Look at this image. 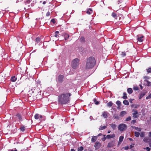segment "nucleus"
Listing matches in <instances>:
<instances>
[{
	"mask_svg": "<svg viewBox=\"0 0 151 151\" xmlns=\"http://www.w3.org/2000/svg\"><path fill=\"white\" fill-rule=\"evenodd\" d=\"M71 94L70 93H63L58 96V102L59 104H65L69 103L70 101V97Z\"/></svg>",
	"mask_w": 151,
	"mask_h": 151,
	"instance_id": "obj_1",
	"label": "nucleus"
},
{
	"mask_svg": "<svg viewBox=\"0 0 151 151\" xmlns=\"http://www.w3.org/2000/svg\"><path fill=\"white\" fill-rule=\"evenodd\" d=\"M16 116L18 118L20 121L22 120L21 116L19 114H17L16 115Z\"/></svg>",
	"mask_w": 151,
	"mask_h": 151,
	"instance_id": "obj_24",
	"label": "nucleus"
},
{
	"mask_svg": "<svg viewBox=\"0 0 151 151\" xmlns=\"http://www.w3.org/2000/svg\"><path fill=\"white\" fill-rule=\"evenodd\" d=\"M149 146L151 147V143H150L149 144Z\"/></svg>",
	"mask_w": 151,
	"mask_h": 151,
	"instance_id": "obj_63",
	"label": "nucleus"
},
{
	"mask_svg": "<svg viewBox=\"0 0 151 151\" xmlns=\"http://www.w3.org/2000/svg\"><path fill=\"white\" fill-rule=\"evenodd\" d=\"M71 151H75V150L73 149H71Z\"/></svg>",
	"mask_w": 151,
	"mask_h": 151,
	"instance_id": "obj_60",
	"label": "nucleus"
},
{
	"mask_svg": "<svg viewBox=\"0 0 151 151\" xmlns=\"http://www.w3.org/2000/svg\"><path fill=\"white\" fill-rule=\"evenodd\" d=\"M140 136L141 137H144V133L143 132H142Z\"/></svg>",
	"mask_w": 151,
	"mask_h": 151,
	"instance_id": "obj_46",
	"label": "nucleus"
},
{
	"mask_svg": "<svg viewBox=\"0 0 151 151\" xmlns=\"http://www.w3.org/2000/svg\"><path fill=\"white\" fill-rule=\"evenodd\" d=\"M146 150L147 151H150V148L148 147H147L146 148Z\"/></svg>",
	"mask_w": 151,
	"mask_h": 151,
	"instance_id": "obj_54",
	"label": "nucleus"
},
{
	"mask_svg": "<svg viewBox=\"0 0 151 151\" xmlns=\"http://www.w3.org/2000/svg\"><path fill=\"white\" fill-rule=\"evenodd\" d=\"M42 4H46V1H43Z\"/></svg>",
	"mask_w": 151,
	"mask_h": 151,
	"instance_id": "obj_59",
	"label": "nucleus"
},
{
	"mask_svg": "<svg viewBox=\"0 0 151 151\" xmlns=\"http://www.w3.org/2000/svg\"><path fill=\"white\" fill-rule=\"evenodd\" d=\"M127 112L125 111H122L120 114L119 116H123L125 114H126Z\"/></svg>",
	"mask_w": 151,
	"mask_h": 151,
	"instance_id": "obj_15",
	"label": "nucleus"
},
{
	"mask_svg": "<svg viewBox=\"0 0 151 151\" xmlns=\"http://www.w3.org/2000/svg\"><path fill=\"white\" fill-rule=\"evenodd\" d=\"M96 62V60L94 57H89L87 60L86 69H87L92 68L95 65Z\"/></svg>",
	"mask_w": 151,
	"mask_h": 151,
	"instance_id": "obj_2",
	"label": "nucleus"
},
{
	"mask_svg": "<svg viewBox=\"0 0 151 151\" xmlns=\"http://www.w3.org/2000/svg\"><path fill=\"white\" fill-rule=\"evenodd\" d=\"M124 139V137L123 136H120L119 137V141L118 143V145H119L122 142Z\"/></svg>",
	"mask_w": 151,
	"mask_h": 151,
	"instance_id": "obj_12",
	"label": "nucleus"
},
{
	"mask_svg": "<svg viewBox=\"0 0 151 151\" xmlns=\"http://www.w3.org/2000/svg\"><path fill=\"white\" fill-rule=\"evenodd\" d=\"M127 91L128 93L129 94L132 93L133 92V90L132 88H129L127 89Z\"/></svg>",
	"mask_w": 151,
	"mask_h": 151,
	"instance_id": "obj_20",
	"label": "nucleus"
},
{
	"mask_svg": "<svg viewBox=\"0 0 151 151\" xmlns=\"http://www.w3.org/2000/svg\"><path fill=\"white\" fill-rule=\"evenodd\" d=\"M123 96L122 97V98L124 99H126L127 97V94L126 93L124 92L123 93Z\"/></svg>",
	"mask_w": 151,
	"mask_h": 151,
	"instance_id": "obj_28",
	"label": "nucleus"
},
{
	"mask_svg": "<svg viewBox=\"0 0 151 151\" xmlns=\"http://www.w3.org/2000/svg\"><path fill=\"white\" fill-rule=\"evenodd\" d=\"M93 101L94 102H95V104L96 105H98L99 104V102L98 101H97L96 99L93 100Z\"/></svg>",
	"mask_w": 151,
	"mask_h": 151,
	"instance_id": "obj_38",
	"label": "nucleus"
},
{
	"mask_svg": "<svg viewBox=\"0 0 151 151\" xmlns=\"http://www.w3.org/2000/svg\"><path fill=\"white\" fill-rule=\"evenodd\" d=\"M80 60L77 58H76L74 59L71 62V66L72 68L73 69H76L79 66V63Z\"/></svg>",
	"mask_w": 151,
	"mask_h": 151,
	"instance_id": "obj_3",
	"label": "nucleus"
},
{
	"mask_svg": "<svg viewBox=\"0 0 151 151\" xmlns=\"http://www.w3.org/2000/svg\"><path fill=\"white\" fill-rule=\"evenodd\" d=\"M147 84L148 86H151V82H150L149 81H147Z\"/></svg>",
	"mask_w": 151,
	"mask_h": 151,
	"instance_id": "obj_44",
	"label": "nucleus"
},
{
	"mask_svg": "<svg viewBox=\"0 0 151 151\" xmlns=\"http://www.w3.org/2000/svg\"><path fill=\"white\" fill-rule=\"evenodd\" d=\"M133 147V146H132V145H130V146H129V148L130 149H131V148H132Z\"/></svg>",
	"mask_w": 151,
	"mask_h": 151,
	"instance_id": "obj_56",
	"label": "nucleus"
},
{
	"mask_svg": "<svg viewBox=\"0 0 151 151\" xmlns=\"http://www.w3.org/2000/svg\"><path fill=\"white\" fill-rule=\"evenodd\" d=\"M150 98H151V93L146 98L147 99Z\"/></svg>",
	"mask_w": 151,
	"mask_h": 151,
	"instance_id": "obj_49",
	"label": "nucleus"
},
{
	"mask_svg": "<svg viewBox=\"0 0 151 151\" xmlns=\"http://www.w3.org/2000/svg\"><path fill=\"white\" fill-rule=\"evenodd\" d=\"M129 141H133V139H132V138H129Z\"/></svg>",
	"mask_w": 151,
	"mask_h": 151,
	"instance_id": "obj_57",
	"label": "nucleus"
},
{
	"mask_svg": "<svg viewBox=\"0 0 151 151\" xmlns=\"http://www.w3.org/2000/svg\"><path fill=\"white\" fill-rule=\"evenodd\" d=\"M118 128L120 131H123L127 129V126L125 124H121L118 126Z\"/></svg>",
	"mask_w": 151,
	"mask_h": 151,
	"instance_id": "obj_4",
	"label": "nucleus"
},
{
	"mask_svg": "<svg viewBox=\"0 0 151 151\" xmlns=\"http://www.w3.org/2000/svg\"><path fill=\"white\" fill-rule=\"evenodd\" d=\"M111 16L114 17V18H115L116 17V14L114 13L113 12L111 14Z\"/></svg>",
	"mask_w": 151,
	"mask_h": 151,
	"instance_id": "obj_37",
	"label": "nucleus"
},
{
	"mask_svg": "<svg viewBox=\"0 0 151 151\" xmlns=\"http://www.w3.org/2000/svg\"><path fill=\"white\" fill-rule=\"evenodd\" d=\"M140 87H141V89H142V86L141 85H140Z\"/></svg>",
	"mask_w": 151,
	"mask_h": 151,
	"instance_id": "obj_64",
	"label": "nucleus"
},
{
	"mask_svg": "<svg viewBox=\"0 0 151 151\" xmlns=\"http://www.w3.org/2000/svg\"><path fill=\"white\" fill-rule=\"evenodd\" d=\"M137 40L138 41L142 42L144 40V36L140 35H138L137 36Z\"/></svg>",
	"mask_w": 151,
	"mask_h": 151,
	"instance_id": "obj_6",
	"label": "nucleus"
},
{
	"mask_svg": "<svg viewBox=\"0 0 151 151\" xmlns=\"http://www.w3.org/2000/svg\"><path fill=\"white\" fill-rule=\"evenodd\" d=\"M64 76L62 75H59L58 78V81L59 83H62L63 81Z\"/></svg>",
	"mask_w": 151,
	"mask_h": 151,
	"instance_id": "obj_7",
	"label": "nucleus"
},
{
	"mask_svg": "<svg viewBox=\"0 0 151 151\" xmlns=\"http://www.w3.org/2000/svg\"><path fill=\"white\" fill-rule=\"evenodd\" d=\"M101 146V144L99 142H96L94 145V147L97 148H99Z\"/></svg>",
	"mask_w": 151,
	"mask_h": 151,
	"instance_id": "obj_9",
	"label": "nucleus"
},
{
	"mask_svg": "<svg viewBox=\"0 0 151 151\" xmlns=\"http://www.w3.org/2000/svg\"><path fill=\"white\" fill-rule=\"evenodd\" d=\"M17 80V78L15 76H12L11 78V81L12 82H15Z\"/></svg>",
	"mask_w": 151,
	"mask_h": 151,
	"instance_id": "obj_16",
	"label": "nucleus"
},
{
	"mask_svg": "<svg viewBox=\"0 0 151 151\" xmlns=\"http://www.w3.org/2000/svg\"><path fill=\"white\" fill-rule=\"evenodd\" d=\"M116 104L118 106L117 107L118 109H119L120 107L121 106V102L119 101H117L116 102Z\"/></svg>",
	"mask_w": 151,
	"mask_h": 151,
	"instance_id": "obj_14",
	"label": "nucleus"
},
{
	"mask_svg": "<svg viewBox=\"0 0 151 151\" xmlns=\"http://www.w3.org/2000/svg\"><path fill=\"white\" fill-rule=\"evenodd\" d=\"M110 126L113 130L115 129L116 127V124L113 123L111 124Z\"/></svg>",
	"mask_w": 151,
	"mask_h": 151,
	"instance_id": "obj_17",
	"label": "nucleus"
},
{
	"mask_svg": "<svg viewBox=\"0 0 151 151\" xmlns=\"http://www.w3.org/2000/svg\"><path fill=\"white\" fill-rule=\"evenodd\" d=\"M32 97H33L32 101H35V100H36V99H37V97L35 96H33Z\"/></svg>",
	"mask_w": 151,
	"mask_h": 151,
	"instance_id": "obj_47",
	"label": "nucleus"
},
{
	"mask_svg": "<svg viewBox=\"0 0 151 151\" xmlns=\"http://www.w3.org/2000/svg\"><path fill=\"white\" fill-rule=\"evenodd\" d=\"M107 127L106 126H101L100 128H99V129L100 130H102L106 129Z\"/></svg>",
	"mask_w": 151,
	"mask_h": 151,
	"instance_id": "obj_22",
	"label": "nucleus"
},
{
	"mask_svg": "<svg viewBox=\"0 0 151 151\" xmlns=\"http://www.w3.org/2000/svg\"><path fill=\"white\" fill-rule=\"evenodd\" d=\"M41 39L39 37H37L35 39V42L36 43L39 42L41 40Z\"/></svg>",
	"mask_w": 151,
	"mask_h": 151,
	"instance_id": "obj_26",
	"label": "nucleus"
},
{
	"mask_svg": "<svg viewBox=\"0 0 151 151\" xmlns=\"http://www.w3.org/2000/svg\"><path fill=\"white\" fill-rule=\"evenodd\" d=\"M50 12H47L46 14V16L48 17L50 15Z\"/></svg>",
	"mask_w": 151,
	"mask_h": 151,
	"instance_id": "obj_51",
	"label": "nucleus"
},
{
	"mask_svg": "<svg viewBox=\"0 0 151 151\" xmlns=\"http://www.w3.org/2000/svg\"><path fill=\"white\" fill-rule=\"evenodd\" d=\"M97 139V137L96 136L93 137L91 139V141L92 142H94Z\"/></svg>",
	"mask_w": 151,
	"mask_h": 151,
	"instance_id": "obj_19",
	"label": "nucleus"
},
{
	"mask_svg": "<svg viewBox=\"0 0 151 151\" xmlns=\"http://www.w3.org/2000/svg\"><path fill=\"white\" fill-rule=\"evenodd\" d=\"M63 35L64 37L65 40H68L69 37V35L66 33H64Z\"/></svg>",
	"mask_w": 151,
	"mask_h": 151,
	"instance_id": "obj_11",
	"label": "nucleus"
},
{
	"mask_svg": "<svg viewBox=\"0 0 151 151\" xmlns=\"http://www.w3.org/2000/svg\"><path fill=\"white\" fill-rule=\"evenodd\" d=\"M115 145V142L112 141L109 142L108 144L107 147H111L114 146Z\"/></svg>",
	"mask_w": 151,
	"mask_h": 151,
	"instance_id": "obj_8",
	"label": "nucleus"
},
{
	"mask_svg": "<svg viewBox=\"0 0 151 151\" xmlns=\"http://www.w3.org/2000/svg\"><path fill=\"white\" fill-rule=\"evenodd\" d=\"M113 104V103L111 101H109L107 103V105L108 107H111L112 106Z\"/></svg>",
	"mask_w": 151,
	"mask_h": 151,
	"instance_id": "obj_21",
	"label": "nucleus"
},
{
	"mask_svg": "<svg viewBox=\"0 0 151 151\" xmlns=\"http://www.w3.org/2000/svg\"><path fill=\"white\" fill-rule=\"evenodd\" d=\"M115 137V134H113L111 135H108L106 136V138L109 139L111 138H114Z\"/></svg>",
	"mask_w": 151,
	"mask_h": 151,
	"instance_id": "obj_13",
	"label": "nucleus"
},
{
	"mask_svg": "<svg viewBox=\"0 0 151 151\" xmlns=\"http://www.w3.org/2000/svg\"><path fill=\"white\" fill-rule=\"evenodd\" d=\"M145 93H142L140 94V96L139 97V99H140L142 97L145 96Z\"/></svg>",
	"mask_w": 151,
	"mask_h": 151,
	"instance_id": "obj_42",
	"label": "nucleus"
},
{
	"mask_svg": "<svg viewBox=\"0 0 151 151\" xmlns=\"http://www.w3.org/2000/svg\"><path fill=\"white\" fill-rule=\"evenodd\" d=\"M121 55V56L122 57H124V56H126V52H122Z\"/></svg>",
	"mask_w": 151,
	"mask_h": 151,
	"instance_id": "obj_35",
	"label": "nucleus"
},
{
	"mask_svg": "<svg viewBox=\"0 0 151 151\" xmlns=\"http://www.w3.org/2000/svg\"><path fill=\"white\" fill-rule=\"evenodd\" d=\"M129 146H127L126 147H124V148L125 150H127L129 149Z\"/></svg>",
	"mask_w": 151,
	"mask_h": 151,
	"instance_id": "obj_52",
	"label": "nucleus"
},
{
	"mask_svg": "<svg viewBox=\"0 0 151 151\" xmlns=\"http://www.w3.org/2000/svg\"><path fill=\"white\" fill-rule=\"evenodd\" d=\"M106 135H104V137L102 138L101 139L103 141H104L106 139V137H105Z\"/></svg>",
	"mask_w": 151,
	"mask_h": 151,
	"instance_id": "obj_45",
	"label": "nucleus"
},
{
	"mask_svg": "<svg viewBox=\"0 0 151 151\" xmlns=\"http://www.w3.org/2000/svg\"><path fill=\"white\" fill-rule=\"evenodd\" d=\"M134 100V99H130L129 100V101L130 102V103H132L133 102H132V101Z\"/></svg>",
	"mask_w": 151,
	"mask_h": 151,
	"instance_id": "obj_53",
	"label": "nucleus"
},
{
	"mask_svg": "<svg viewBox=\"0 0 151 151\" xmlns=\"http://www.w3.org/2000/svg\"><path fill=\"white\" fill-rule=\"evenodd\" d=\"M147 72V73H151V67H149L146 70Z\"/></svg>",
	"mask_w": 151,
	"mask_h": 151,
	"instance_id": "obj_33",
	"label": "nucleus"
},
{
	"mask_svg": "<svg viewBox=\"0 0 151 151\" xmlns=\"http://www.w3.org/2000/svg\"><path fill=\"white\" fill-rule=\"evenodd\" d=\"M148 136L150 137H151V132H149L148 133Z\"/></svg>",
	"mask_w": 151,
	"mask_h": 151,
	"instance_id": "obj_55",
	"label": "nucleus"
},
{
	"mask_svg": "<svg viewBox=\"0 0 151 151\" xmlns=\"http://www.w3.org/2000/svg\"><path fill=\"white\" fill-rule=\"evenodd\" d=\"M10 151H17V149H15L14 150H10Z\"/></svg>",
	"mask_w": 151,
	"mask_h": 151,
	"instance_id": "obj_61",
	"label": "nucleus"
},
{
	"mask_svg": "<svg viewBox=\"0 0 151 151\" xmlns=\"http://www.w3.org/2000/svg\"><path fill=\"white\" fill-rule=\"evenodd\" d=\"M123 103L124 104L126 105H129V103L127 100H125L123 101Z\"/></svg>",
	"mask_w": 151,
	"mask_h": 151,
	"instance_id": "obj_23",
	"label": "nucleus"
},
{
	"mask_svg": "<svg viewBox=\"0 0 151 151\" xmlns=\"http://www.w3.org/2000/svg\"><path fill=\"white\" fill-rule=\"evenodd\" d=\"M35 118L36 119H37L39 118V114H37L35 115Z\"/></svg>",
	"mask_w": 151,
	"mask_h": 151,
	"instance_id": "obj_36",
	"label": "nucleus"
},
{
	"mask_svg": "<svg viewBox=\"0 0 151 151\" xmlns=\"http://www.w3.org/2000/svg\"><path fill=\"white\" fill-rule=\"evenodd\" d=\"M92 10L91 9H89L87 11L86 13L88 14H91V13H92Z\"/></svg>",
	"mask_w": 151,
	"mask_h": 151,
	"instance_id": "obj_25",
	"label": "nucleus"
},
{
	"mask_svg": "<svg viewBox=\"0 0 151 151\" xmlns=\"http://www.w3.org/2000/svg\"><path fill=\"white\" fill-rule=\"evenodd\" d=\"M111 131H110V130H109L108 131V133H110V132H111Z\"/></svg>",
	"mask_w": 151,
	"mask_h": 151,
	"instance_id": "obj_62",
	"label": "nucleus"
},
{
	"mask_svg": "<svg viewBox=\"0 0 151 151\" xmlns=\"http://www.w3.org/2000/svg\"><path fill=\"white\" fill-rule=\"evenodd\" d=\"M132 111L133 112L132 114L133 117L134 119L137 118L139 116V115L138 114V112L137 110L136 109H133Z\"/></svg>",
	"mask_w": 151,
	"mask_h": 151,
	"instance_id": "obj_5",
	"label": "nucleus"
},
{
	"mask_svg": "<svg viewBox=\"0 0 151 151\" xmlns=\"http://www.w3.org/2000/svg\"><path fill=\"white\" fill-rule=\"evenodd\" d=\"M149 139L147 137H145L143 139V140L145 142H148Z\"/></svg>",
	"mask_w": 151,
	"mask_h": 151,
	"instance_id": "obj_39",
	"label": "nucleus"
},
{
	"mask_svg": "<svg viewBox=\"0 0 151 151\" xmlns=\"http://www.w3.org/2000/svg\"><path fill=\"white\" fill-rule=\"evenodd\" d=\"M134 89L135 91H137L139 89V88L138 87H135L134 88Z\"/></svg>",
	"mask_w": 151,
	"mask_h": 151,
	"instance_id": "obj_50",
	"label": "nucleus"
},
{
	"mask_svg": "<svg viewBox=\"0 0 151 151\" xmlns=\"http://www.w3.org/2000/svg\"><path fill=\"white\" fill-rule=\"evenodd\" d=\"M139 133L138 132H134V135L137 137H138L139 135Z\"/></svg>",
	"mask_w": 151,
	"mask_h": 151,
	"instance_id": "obj_27",
	"label": "nucleus"
},
{
	"mask_svg": "<svg viewBox=\"0 0 151 151\" xmlns=\"http://www.w3.org/2000/svg\"><path fill=\"white\" fill-rule=\"evenodd\" d=\"M134 128L135 129V130L138 131L139 132L141 131V128H138L135 127H134Z\"/></svg>",
	"mask_w": 151,
	"mask_h": 151,
	"instance_id": "obj_31",
	"label": "nucleus"
},
{
	"mask_svg": "<svg viewBox=\"0 0 151 151\" xmlns=\"http://www.w3.org/2000/svg\"><path fill=\"white\" fill-rule=\"evenodd\" d=\"M136 120H133L131 122V123L132 124H134L135 123H136Z\"/></svg>",
	"mask_w": 151,
	"mask_h": 151,
	"instance_id": "obj_41",
	"label": "nucleus"
},
{
	"mask_svg": "<svg viewBox=\"0 0 151 151\" xmlns=\"http://www.w3.org/2000/svg\"><path fill=\"white\" fill-rule=\"evenodd\" d=\"M113 117L114 119H119V116L117 114L114 115L113 116Z\"/></svg>",
	"mask_w": 151,
	"mask_h": 151,
	"instance_id": "obj_30",
	"label": "nucleus"
},
{
	"mask_svg": "<svg viewBox=\"0 0 151 151\" xmlns=\"http://www.w3.org/2000/svg\"><path fill=\"white\" fill-rule=\"evenodd\" d=\"M51 22H52V23L53 24H55V19H52L51 20Z\"/></svg>",
	"mask_w": 151,
	"mask_h": 151,
	"instance_id": "obj_48",
	"label": "nucleus"
},
{
	"mask_svg": "<svg viewBox=\"0 0 151 151\" xmlns=\"http://www.w3.org/2000/svg\"><path fill=\"white\" fill-rule=\"evenodd\" d=\"M59 33V32L58 31H56L55 32V37H58L59 36V35H58V34Z\"/></svg>",
	"mask_w": 151,
	"mask_h": 151,
	"instance_id": "obj_34",
	"label": "nucleus"
},
{
	"mask_svg": "<svg viewBox=\"0 0 151 151\" xmlns=\"http://www.w3.org/2000/svg\"><path fill=\"white\" fill-rule=\"evenodd\" d=\"M102 135V134L101 133H100L98 135V136H99Z\"/></svg>",
	"mask_w": 151,
	"mask_h": 151,
	"instance_id": "obj_58",
	"label": "nucleus"
},
{
	"mask_svg": "<svg viewBox=\"0 0 151 151\" xmlns=\"http://www.w3.org/2000/svg\"><path fill=\"white\" fill-rule=\"evenodd\" d=\"M79 40L82 43H84L85 42V38L83 37H81L80 38Z\"/></svg>",
	"mask_w": 151,
	"mask_h": 151,
	"instance_id": "obj_18",
	"label": "nucleus"
},
{
	"mask_svg": "<svg viewBox=\"0 0 151 151\" xmlns=\"http://www.w3.org/2000/svg\"><path fill=\"white\" fill-rule=\"evenodd\" d=\"M131 120V117L130 116L128 117L127 118L125 119L126 121H128L130 120Z\"/></svg>",
	"mask_w": 151,
	"mask_h": 151,
	"instance_id": "obj_40",
	"label": "nucleus"
},
{
	"mask_svg": "<svg viewBox=\"0 0 151 151\" xmlns=\"http://www.w3.org/2000/svg\"><path fill=\"white\" fill-rule=\"evenodd\" d=\"M83 149V147L82 146H81L78 148V151H82Z\"/></svg>",
	"mask_w": 151,
	"mask_h": 151,
	"instance_id": "obj_32",
	"label": "nucleus"
},
{
	"mask_svg": "<svg viewBox=\"0 0 151 151\" xmlns=\"http://www.w3.org/2000/svg\"><path fill=\"white\" fill-rule=\"evenodd\" d=\"M32 1V0H26L25 1V3L27 4H29Z\"/></svg>",
	"mask_w": 151,
	"mask_h": 151,
	"instance_id": "obj_43",
	"label": "nucleus"
},
{
	"mask_svg": "<svg viewBox=\"0 0 151 151\" xmlns=\"http://www.w3.org/2000/svg\"><path fill=\"white\" fill-rule=\"evenodd\" d=\"M107 114V112L106 111H104L102 113V116L104 118H106L108 117Z\"/></svg>",
	"mask_w": 151,
	"mask_h": 151,
	"instance_id": "obj_10",
	"label": "nucleus"
},
{
	"mask_svg": "<svg viewBox=\"0 0 151 151\" xmlns=\"http://www.w3.org/2000/svg\"><path fill=\"white\" fill-rule=\"evenodd\" d=\"M21 131L24 132L25 130V127L24 126H21L20 128Z\"/></svg>",
	"mask_w": 151,
	"mask_h": 151,
	"instance_id": "obj_29",
	"label": "nucleus"
}]
</instances>
